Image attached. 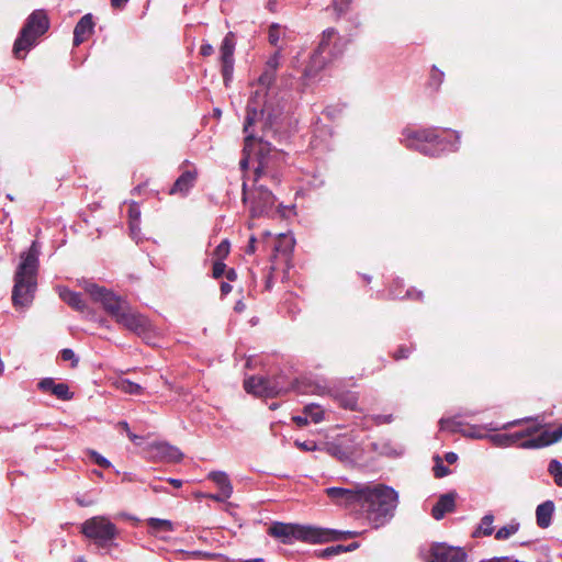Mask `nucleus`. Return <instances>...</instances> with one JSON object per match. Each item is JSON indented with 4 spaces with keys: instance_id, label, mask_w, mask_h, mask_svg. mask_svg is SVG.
<instances>
[{
    "instance_id": "31",
    "label": "nucleus",
    "mask_w": 562,
    "mask_h": 562,
    "mask_svg": "<svg viewBox=\"0 0 562 562\" xmlns=\"http://www.w3.org/2000/svg\"><path fill=\"white\" fill-rule=\"evenodd\" d=\"M395 288H391L390 290V295L393 297V299H403V297H408V299H422L423 296V293L420 291H415V290H407L405 292V294L402 293V290H398L402 288V281L397 280L395 282Z\"/></svg>"
},
{
    "instance_id": "12",
    "label": "nucleus",
    "mask_w": 562,
    "mask_h": 562,
    "mask_svg": "<svg viewBox=\"0 0 562 562\" xmlns=\"http://www.w3.org/2000/svg\"><path fill=\"white\" fill-rule=\"evenodd\" d=\"M244 387L246 392L261 397H274L288 391L279 379L267 376H250L244 381Z\"/></svg>"
},
{
    "instance_id": "32",
    "label": "nucleus",
    "mask_w": 562,
    "mask_h": 562,
    "mask_svg": "<svg viewBox=\"0 0 562 562\" xmlns=\"http://www.w3.org/2000/svg\"><path fill=\"white\" fill-rule=\"evenodd\" d=\"M116 387L126 394L138 395L142 394L143 387L128 379H122L116 382Z\"/></svg>"
},
{
    "instance_id": "19",
    "label": "nucleus",
    "mask_w": 562,
    "mask_h": 562,
    "mask_svg": "<svg viewBox=\"0 0 562 562\" xmlns=\"http://www.w3.org/2000/svg\"><path fill=\"white\" fill-rule=\"evenodd\" d=\"M150 451L155 458L168 462H178L182 459V452L168 442L159 441L150 445Z\"/></svg>"
},
{
    "instance_id": "17",
    "label": "nucleus",
    "mask_w": 562,
    "mask_h": 562,
    "mask_svg": "<svg viewBox=\"0 0 562 562\" xmlns=\"http://www.w3.org/2000/svg\"><path fill=\"white\" fill-rule=\"evenodd\" d=\"M37 387L42 392L49 393L61 401H70L74 397V393L69 390L67 383H57L53 378L42 379L38 382Z\"/></svg>"
},
{
    "instance_id": "23",
    "label": "nucleus",
    "mask_w": 562,
    "mask_h": 562,
    "mask_svg": "<svg viewBox=\"0 0 562 562\" xmlns=\"http://www.w3.org/2000/svg\"><path fill=\"white\" fill-rule=\"evenodd\" d=\"M372 451L380 456L396 458L404 453V448L401 445H395L391 440H381L370 445Z\"/></svg>"
},
{
    "instance_id": "33",
    "label": "nucleus",
    "mask_w": 562,
    "mask_h": 562,
    "mask_svg": "<svg viewBox=\"0 0 562 562\" xmlns=\"http://www.w3.org/2000/svg\"><path fill=\"white\" fill-rule=\"evenodd\" d=\"M491 424H487L485 426H472L468 429L462 430V435L468 438L473 439H488L490 435H486L483 430H490Z\"/></svg>"
},
{
    "instance_id": "54",
    "label": "nucleus",
    "mask_w": 562,
    "mask_h": 562,
    "mask_svg": "<svg viewBox=\"0 0 562 562\" xmlns=\"http://www.w3.org/2000/svg\"><path fill=\"white\" fill-rule=\"evenodd\" d=\"M209 497L216 502H225L226 499L229 498V497H224V493H222L221 491L218 494H211Z\"/></svg>"
},
{
    "instance_id": "3",
    "label": "nucleus",
    "mask_w": 562,
    "mask_h": 562,
    "mask_svg": "<svg viewBox=\"0 0 562 562\" xmlns=\"http://www.w3.org/2000/svg\"><path fill=\"white\" fill-rule=\"evenodd\" d=\"M40 252L41 247L34 240L30 248L20 255V262L14 272L12 289V304L15 308H29L34 301L37 289Z\"/></svg>"
},
{
    "instance_id": "58",
    "label": "nucleus",
    "mask_w": 562,
    "mask_h": 562,
    "mask_svg": "<svg viewBox=\"0 0 562 562\" xmlns=\"http://www.w3.org/2000/svg\"><path fill=\"white\" fill-rule=\"evenodd\" d=\"M451 423L450 419H440L439 424H440V428L441 429H448L449 428V424Z\"/></svg>"
},
{
    "instance_id": "53",
    "label": "nucleus",
    "mask_w": 562,
    "mask_h": 562,
    "mask_svg": "<svg viewBox=\"0 0 562 562\" xmlns=\"http://www.w3.org/2000/svg\"><path fill=\"white\" fill-rule=\"evenodd\" d=\"M445 460L449 463V464H453L458 461V454L456 452H447L445 454Z\"/></svg>"
},
{
    "instance_id": "22",
    "label": "nucleus",
    "mask_w": 562,
    "mask_h": 562,
    "mask_svg": "<svg viewBox=\"0 0 562 562\" xmlns=\"http://www.w3.org/2000/svg\"><path fill=\"white\" fill-rule=\"evenodd\" d=\"M555 505L552 501H546L536 508V521L538 527L546 529L552 524Z\"/></svg>"
},
{
    "instance_id": "4",
    "label": "nucleus",
    "mask_w": 562,
    "mask_h": 562,
    "mask_svg": "<svg viewBox=\"0 0 562 562\" xmlns=\"http://www.w3.org/2000/svg\"><path fill=\"white\" fill-rule=\"evenodd\" d=\"M398 504L397 492L383 484H366L360 507L367 518L380 527L386 524L393 516Z\"/></svg>"
},
{
    "instance_id": "38",
    "label": "nucleus",
    "mask_w": 562,
    "mask_h": 562,
    "mask_svg": "<svg viewBox=\"0 0 562 562\" xmlns=\"http://www.w3.org/2000/svg\"><path fill=\"white\" fill-rule=\"evenodd\" d=\"M276 80V72L266 68L265 71L258 78V83L262 88L270 87Z\"/></svg>"
},
{
    "instance_id": "62",
    "label": "nucleus",
    "mask_w": 562,
    "mask_h": 562,
    "mask_svg": "<svg viewBox=\"0 0 562 562\" xmlns=\"http://www.w3.org/2000/svg\"><path fill=\"white\" fill-rule=\"evenodd\" d=\"M235 277H236V273H235V271H234V270H229V271L227 272V279H228V280H233Z\"/></svg>"
},
{
    "instance_id": "24",
    "label": "nucleus",
    "mask_w": 562,
    "mask_h": 562,
    "mask_svg": "<svg viewBox=\"0 0 562 562\" xmlns=\"http://www.w3.org/2000/svg\"><path fill=\"white\" fill-rule=\"evenodd\" d=\"M140 207L138 203L131 202L128 205V226L131 231V236L134 239L138 238V235L140 233Z\"/></svg>"
},
{
    "instance_id": "25",
    "label": "nucleus",
    "mask_w": 562,
    "mask_h": 562,
    "mask_svg": "<svg viewBox=\"0 0 562 562\" xmlns=\"http://www.w3.org/2000/svg\"><path fill=\"white\" fill-rule=\"evenodd\" d=\"M494 520H495V517L493 514H491V513L485 514L481 518V520L477 524L476 528L474 529L472 536L475 538H480V537H490L493 533H495V529L493 526Z\"/></svg>"
},
{
    "instance_id": "34",
    "label": "nucleus",
    "mask_w": 562,
    "mask_h": 562,
    "mask_svg": "<svg viewBox=\"0 0 562 562\" xmlns=\"http://www.w3.org/2000/svg\"><path fill=\"white\" fill-rule=\"evenodd\" d=\"M548 472L553 476L554 483L562 486V463L559 460L552 459L549 462Z\"/></svg>"
},
{
    "instance_id": "14",
    "label": "nucleus",
    "mask_w": 562,
    "mask_h": 562,
    "mask_svg": "<svg viewBox=\"0 0 562 562\" xmlns=\"http://www.w3.org/2000/svg\"><path fill=\"white\" fill-rule=\"evenodd\" d=\"M426 562H468L467 552L460 547L447 546L446 543H434L428 554L425 557Z\"/></svg>"
},
{
    "instance_id": "57",
    "label": "nucleus",
    "mask_w": 562,
    "mask_h": 562,
    "mask_svg": "<svg viewBox=\"0 0 562 562\" xmlns=\"http://www.w3.org/2000/svg\"><path fill=\"white\" fill-rule=\"evenodd\" d=\"M168 482H169L172 486H175V487H177V488H179V487H181V486H182V481H181V480H179V479H172V477H169V479H168Z\"/></svg>"
},
{
    "instance_id": "61",
    "label": "nucleus",
    "mask_w": 562,
    "mask_h": 562,
    "mask_svg": "<svg viewBox=\"0 0 562 562\" xmlns=\"http://www.w3.org/2000/svg\"><path fill=\"white\" fill-rule=\"evenodd\" d=\"M127 435H128V438H130L132 441H134V442L139 438L138 436H136L135 434H133V432H131V431H128V432H127Z\"/></svg>"
},
{
    "instance_id": "44",
    "label": "nucleus",
    "mask_w": 562,
    "mask_h": 562,
    "mask_svg": "<svg viewBox=\"0 0 562 562\" xmlns=\"http://www.w3.org/2000/svg\"><path fill=\"white\" fill-rule=\"evenodd\" d=\"M90 456L91 458L93 459V461L101 468H104V469H108L111 467V462L104 458L103 456H101L100 453H98L97 451H90Z\"/></svg>"
},
{
    "instance_id": "27",
    "label": "nucleus",
    "mask_w": 562,
    "mask_h": 562,
    "mask_svg": "<svg viewBox=\"0 0 562 562\" xmlns=\"http://www.w3.org/2000/svg\"><path fill=\"white\" fill-rule=\"evenodd\" d=\"M59 296L65 303H67L69 306L77 311H83L86 307L81 294L74 292L67 288H61L59 290Z\"/></svg>"
},
{
    "instance_id": "55",
    "label": "nucleus",
    "mask_w": 562,
    "mask_h": 562,
    "mask_svg": "<svg viewBox=\"0 0 562 562\" xmlns=\"http://www.w3.org/2000/svg\"><path fill=\"white\" fill-rule=\"evenodd\" d=\"M232 291V285L227 282H223L221 284V292L224 295H227Z\"/></svg>"
},
{
    "instance_id": "1",
    "label": "nucleus",
    "mask_w": 562,
    "mask_h": 562,
    "mask_svg": "<svg viewBox=\"0 0 562 562\" xmlns=\"http://www.w3.org/2000/svg\"><path fill=\"white\" fill-rule=\"evenodd\" d=\"M266 93L256 91L249 99L246 109V120L244 124L245 132V146L244 157L240 159L239 165L243 170H246L250 165L254 167V186L248 189L247 180L243 182V202L249 204L250 214L252 217L267 215L274 207L276 198L271 191L266 189L262 184H258L259 179L263 177H272L269 173V164L271 146L262 139H256L250 127L252 124L263 115V108L261 101L265 99Z\"/></svg>"
},
{
    "instance_id": "2",
    "label": "nucleus",
    "mask_w": 562,
    "mask_h": 562,
    "mask_svg": "<svg viewBox=\"0 0 562 562\" xmlns=\"http://www.w3.org/2000/svg\"><path fill=\"white\" fill-rule=\"evenodd\" d=\"M83 289L92 301L101 304L103 310L122 327L149 341L156 335L151 322L144 314L132 308L122 296L94 282L85 281Z\"/></svg>"
},
{
    "instance_id": "39",
    "label": "nucleus",
    "mask_w": 562,
    "mask_h": 562,
    "mask_svg": "<svg viewBox=\"0 0 562 562\" xmlns=\"http://www.w3.org/2000/svg\"><path fill=\"white\" fill-rule=\"evenodd\" d=\"M284 31L279 24H272L269 27V42L273 46H278V43L283 35Z\"/></svg>"
},
{
    "instance_id": "50",
    "label": "nucleus",
    "mask_w": 562,
    "mask_h": 562,
    "mask_svg": "<svg viewBox=\"0 0 562 562\" xmlns=\"http://www.w3.org/2000/svg\"><path fill=\"white\" fill-rule=\"evenodd\" d=\"M292 419L300 427L306 426L310 423V419L305 414L293 416Z\"/></svg>"
},
{
    "instance_id": "11",
    "label": "nucleus",
    "mask_w": 562,
    "mask_h": 562,
    "mask_svg": "<svg viewBox=\"0 0 562 562\" xmlns=\"http://www.w3.org/2000/svg\"><path fill=\"white\" fill-rule=\"evenodd\" d=\"M299 390L305 394H314V395H331L341 407L356 411L358 405V395L356 392H331V390L326 385L323 381H312L310 379H304L301 381L299 385Z\"/></svg>"
},
{
    "instance_id": "8",
    "label": "nucleus",
    "mask_w": 562,
    "mask_h": 562,
    "mask_svg": "<svg viewBox=\"0 0 562 562\" xmlns=\"http://www.w3.org/2000/svg\"><path fill=\"white\" fill-rule=\"evenodd\" d=\"M49 29V20L44 10L33 11L26 19L13 45L16 58H24L26 52L36 45L40 36Z\"/></svg>"
},
{
    "instance_id": "6",
    "label": "nucleus",
    "mask_w": 562,
    "mask_h": 562,
    "mask_svg": "<svg viewBox=\"0 0 562 562\" xmlns=\"http://www.w3.org/2000/svg\"><path fill=\"white\" fill-rule=\"evenodd\" d=\"M457 142L449 143L442 139L435 128L403 132L401 140L407 148L415 149L424 155L437 156L442 151H454L459 147L460 135L456 134Z\"/></svg>"
},
{
    "instance_id": "10",
    "label": "nucleus",
    "mask_w": 562,
    "mask_h": 562,
    "mask_svg": "<svg viewBox=\"0 0 562 562\" xmlns=\"http://www.w3.org/2000/svg\"><path fill=\"white\" fill-rule=\"evenodd\" d=\"M80 532L99 548L114 546L120 535L115 524L105 515L93 516L85 520L80 526Z\"/></svg>"
},
{
    "instance_id": "7",
    "label": "nucleus",
    "mask_w": 562,
    "mask_h": 562,
    "mask_svg": "<svg viewBox=\"0 0 562 562\" xmlns=\"http://www.w3.org/2000/svg\"><path fill=\"white\" fill-rule=\"evenodd\" d=\"M347 42L333 27L325 30L321 42L304 70L306 77L315 76L334 58L342 54Z\"/></svg>"
},
{
    "instance_id": "26",
    "label": "nucleus",
    "mask_w": 562,
    "mask_h": 562,
    "mask_svg": "<svg viewBox=\"0 0 562 562\" xmlns=\"http://www.w3.org/2000/svg\"><path fill=\"white\" fill-rule=\"evenodd\" d=\"M209 479L212 480L224 493V497H231L233 494V485L228 479V475L223 471H213L209 474Z\"/></svg>"
},
{
    "instance_id": "63",
    "label": "nucleus",
    "mask_w": 562,
    "mask_h": 562,
    "mask_svg": "<svg viewBox=\"0 0 562 562\" xmlns=\"http://www.w3.org/2000/svg\"><path fill=\"white\" fill-rule=\"evenodd\" d=\"M78 503L80 506H90L92 504V502H86V499H82V501L78 499Z\"/></svg>"
},
{
    "instance_id": "30",
    "label": "nucleus",
    "mask_w": 562,
    "mask_h": 562,
    "mask_svg": "<svg viewBox=\"0 0 562 562\" xmlns=\"http://www.w3.org/2000/svg\"><path fill=\"white\" fill-rule=\"evenodd\" d=\"M348 547H345L342 544H336L331 547H327L325 549L316 550L315 555L321 559H330L335 555H338L344 552H349Z\"/></svg>"
},
{
    "instance_id": "47",
    "label": "nucleus",
    "mask_w": 562,
    "mask_h": 562,
    "mask_svg": "<svg viewBox=\"0 0 562 562\" xmlns=\"http://www.w3.org/2000/svg\"><path fill=\"white\" fill-rule=\"evenodd\" d=\"M412 352V349L408 348V347H405V346H401L395 352H394V358L396 360H402V359H406L408 358V356L411 355Z\"/></svg>"
},
{
    "instance_id": "9",
    "label": "nucleus",
    "mask_w": 562,
    "mask_h": 562,
    "mask_svg": "<svg viewBox=\"0 0 562 562\" xmlns=\"http://www.w3.org/2000/svg\"><path fill=\"white\" fill-rule=\"evenodd\" d=\"M562 439V425L553 430H543L539 436L524 441L519 440L517 432L490 435L488 440L498 448L517 446L521 449H540L553 445Z\"/></svg>"
},
{
    "instance_id": "60",
    "label": "nucleus",
    "mask_w": 562,
    "mask_h": 562,
    "mask_svg": "<svg viewBox=\"0 0 562 562\" xmlns=\"http://www.w3.org/2000/svg\"><path fill=\"white\" fill-rule=\"evenodd\" d=\"M238 562H263V559L255 558V559L239 560Z\"/></svg>"
},
{
    "instance_id": "40",
    "label": "nucleus",
    "mask_w": 562,
    "mask_h": 562,
    "mask_svg": "<svg viewBox=\"0 0 562 562\" xmlns=\"http://www.w3.org/2000/svg\"><path fill=\"white\" fill-rule=\"evenodd\" d=\"M434 474L436 477L441 479L450 474V470L446 467L439 456L435 457Z\"/></svg>"
},
{
    "instance_id": "36",
    "label": "nucleus",
    "mask_w": 562,
    "mask_h": 562,
    "mask_svg": "<svg viewBox=\"0 0 562 562\" xmlns=\"http://www.w3.org/2000/svg\"><path fill=\"white\" fill-rule=\"evenodd\" d=\"M330 456L337 458L340 461H349L350 454L341 446L331 443L327 448Z\"/></svg>"
},
{
    "instance_id": "52",
    "label": "nucleus",
    "mask_w": 562,
    "mask_h": 562,
    "mask_svg": "<svg viewBox=\"0 0 562 562\" xmlns=\"http://www.w3.org/2000/svg\"><path fill=\"white\" fill-rule=\"evenodd\" d=\"M431 79L434 81L437 82V85L439 86L441 82H442V79H443V72L442 71H439L437 69H434L432 71V75H431Z\"/></svg>"
},
{
    "instance_id": "35",
    "label": "nucleus",
    "mask_w": 562,
    "mask_h": 562,
    "mask_svg": "<svg viewBox=\"0 0 562 562\" xmlns=\"http://www.w3.org/2000/svg\"><path fill=\"white\" fill-rule=\"evenodd\" d=\"M148 526L153 528L155 531H171L172 530V522L170 520L166 519H159V518H149L148 519Z\"/></svg>"
},
{
    "instance_id": "28",
    "label": "nucleus",
    "mask_w": 562,
    "mask_h": 562,
    "mask_svg": "<svg viewBox=\"0 0 562 562\" xmlns=\"http://www.w3.org/2000/svg\"><path fill=\"white\" fill-rule=\"evenodd\" d=\"M520 529V522L516 519L510 520L505 526L498 528L494 537L497 541H505L515 536Z\"/></svg>"
},
{
    "instance_id": "37",
    "label": "nucleus",
    "mask_w": 562,
    "mask_h": 562,
    "mask_svg": "<svg viewBox=\"0 0 562 562\" xmlns=\"http://www.w3.org/2000/svg\"><path fill=\"white\" fill-rule=\"evenodd\" d=\"M231 244L227 239L222 240L214 250L216 260L223 261L229 254Z\"/></svg>"
},
{
    "instance_id": "51",
    "label": "nucleus",
    "mask_w": 562,
    "mask_h": 562,
    "mask_svg": "<svg viewBox=\"0 0 562 562\" xmlns=\"http://www.w3.org/2000/svg\"><path fill=\"white\" fill-rule=\"evenodd\" d=\"M256 241H257L256 237L255 236H250L249 243H248V245L246 247V252L248 255L255 254V251H256Z\"/></svg>"
},
{
    "instance_id": "45",
    "label": "nucleus",
    "mask_w": 562,
    "mask_h": 562,
    "mask_svg": "<svg viewBox=\"0 0 562 562\" xmlns=\"http://www.w3.org/2000/svg\"><path fill=\"white\" fill-rule=\"evenodd\" d=\"M280 52H276L267 61L266 68L277 72V69L280 65Z\"/></svg>"
},
{
    "instance_id": "56",
    "label": "nucleus",
    "mask_w": 562,
    "mask_h": 562,
    "mask_svg": "<svg viewBox=\"0 0 562 562\" xmlns=\"http://www.w3.org/2000/svg\"><path fill=\"white\" fill-rule=\"evenodd\" d=\"M127 1L128 0H111V4L113 8L121 9L127 3Z\"/></svg>"
},
{
    "instance_id": "42",
    "label": "nucleus",
    "mask_w": 562,
    "mask_h": 562,
    "mask_svg": "<svg viewBox=\"0 0 562 562\" xmlns=\"http://www.w3.org/2000/svg\"><path fill=\"white\" fill-rule=\"evenodd\" d=\"M61 359L64 361H71V367H76L78 364V358L76 357L72 349L65 348L60 351Z\"/></svg>"
},
{
    "instance_id": "41",
    "label": "nucleus",
    "mask_w": 562,
    "mask_h": 562,
    "mask_svg": "<svg viewBox=\"0 0 562 562\" xmlns=\"http://www.w3.org/2000/svg\"><path fill=\"white\" fill-rule=\"evenodd\" d=\"M352 0H334L333 8L337 16H341L349 11Z\"/></svg>"
},
{
    "instance_id": "20",
    "label": "nucleus",
    "mask_w": 562,
    "mask_h": 562,
    "mask_svg": "<svg viewBox=\"0 0 562 562\" xmlns=\"http://www.w3.org/2000/svg\"><path fill=\"white\" fill-rule=\"evenodd\" d=\"M94 31V22L91 13L85 14L76 24L74 30V45L79 46L87 41Z\"/></svg>"
},
{
    "instance_id": "18",
    "label": "nucleus",
    "mask_w": 562,
    "mask_h": 562,
    "mask_svg": "<svg viewBox=\"0 0 562 562\" xmlns=\"http://www.w3.org/2000/svg\"><path fill=\"white\" fill-rule=\"evenodd\" d=\"M198 178L195 168L183 171L169 189L170 195L187 196L190 190L194 187Z\"/></svg>"
},
{
    "instance_id": "5",
    "label": "nucleus",
    "mask_w": 562,
    "mask_h": 562,
    "mask_svg": "<svg viewBox=\"0 0 562 562\" xmlns=\"http://www.w3.org/2000/svg\"><path fill=\"white\" fill-rule=\"evenodd\" d=\"M269 533L283 543H291L293 540H301L311 543L338 540L342 536L353 537L356 532H341L334 529L319 528L297 524L274 522L269 528Z\"/></svg>"
},
{
    "instance_id": "16",
    "label": "nucleus",
    "mask_w": 562,
    "mask_h": 562,
    "mask_svg": "<svg viewBox=\"0 0 562 562\" xmlns=\"http://www.w3.org/2000/svg\"><path fill=\"white\" fill-rule=\"evenodd\" d=\"M524 423H532V424L524 430L516 431L517 435H519V440H521L525 437H530V436L535 435L536 432L540 431L543 427L542 420H540V418L537 416V417H525V418L515 419V420L505 423L503 425H496V424L491 423L488 429H490V431L507 430L515 426H519Z\"/></svg>"
},
{
    "instance_id": "15",
    "label": "nucleus",
    "mask_w": 562,
    "mask_h": 562,
    "mask_svg": "<svg viewBox=\"0 0 562 562\" xmlns=\"http://www.w3.org/2000/svg\"><path fill=\"white\" fill-rule=\"evenodd\" d=\"M236 41L235 34L233 32H228L220 47V59L222 63V76L224 80V85L228 87L229 82L233 79L234 74V52H235Z\"/></svg>"
},
{
    "instance_id": "49",
    "label": "nucleus",
    "mask_w": 562,
    "mask_h": 562,
    "mask_svg": "<svg viewBox=\"0 0 562 562\" xmlns=\"http://www.w3.org/2000/svg\"><path fill=\"white\" fill-rule=\"evenodd\" d=\"M213 53H214L213 46L207 42H203L200 47V54L204 57H207V56H211Z\"/></svg>"
},
{
    "instance_id": "48",
    "label": "nucleus",
    "mask_w": 562,
    "mask_h": 562,
    "mask_svg": "<svg viewBox=\"0 0 562 562\" xmlns=\"http://www.w3.org/2000/svg\"><path fill=\"white\" fill-rule=\"evenodd\" d=\"M296 447H299L303 451H314L316 450V443L314 441H295Z\"/></svg>"
},
{
    "instance_id": "21",
    "label": "nucleus",
    "mask_w": 562,
    "mask_h": 562,
    "mask_svg": "<svg viewBox=\"0 0 562 562\" xmlns=\"http://www.w3.org/2000/svg\"><path fill=\"white\" fill-rule=\"evenodd\" d=\"M456 494L447 493L439 497L438 502L431 509V515L436 520H440L447 513L454 509Z\"/></svg>"
},
{
    "instance_id": "29",
    "label": "nucleus",
    "mask_w": 562,
    "mask_h": 562,
    "mask_svg": "<svg viewBox=\"0 0 562 562\" xmlns=\"http://www.w3.org/2000/svg\"><path fill=\"white\" fill-rule=\"evenodd\" d=\"M303 414L307 415L310 422L314 424H318L325 419V409L316 403L305 405Z\"/></svg>"
},
{
    "instance_id": "46",
    "label": "nucleus",
    "mask_w": 562,
    "mask_h": 562,
    "mask_svg": "<svg viewBox=\"0 0 562 562\" xmlns=\"http://www.w3.org/2000/svg\"><path fill=\"white\" fill-rule=\"evenodd\" d=\"M225 263L221 260H216L214 263H213V277L214 278H221L224 272H225Z\"/></svg>"
},
{
    "instance_id": "59",
    "label": "nucleus",
    "mask_w": 562,
    "mask_h": 562,
    "mask_svg": "<svg viewBox=\"0 0 562 562\" xmlns=\"http://www.w3.org/2000/svg\"><path fill=\"white\" fill-rule=\"evenodd\" d=\"M245 310V304L241 301H238L235 305V311L241 312Z\"/></svg>"
},
{
    "instance_id": "64",
    "label": "nucleus",
    "mask_w": 562,
    "mask_h": 562,
    "mask_svg": "<svg viewBox=\"0 0 562 562\" xmlns=\"http://www.w3.org/2000/svg\"><path fill=\"white\" fill-rule=\"evenodd\" d=\"M78 503L80 506H90L92 504V502H86V499H82V501L78 499Z\"/></svg>"
},
{
    "instance_id": "43",
    "label": "nucleus",
    "mask_w": 562,
    "mask_h": 562,
    "mask_svg": "<svg viewBox=\"0 0 562 562\" xmlns=\"http://www.w3.org/2000/svg\"><path fill=\"white\" fill-rule=\"evenodd\" d=\"M370 419L375 424V425H383V424H390L393 422V415L392 414H387V415H383V414H375V415H371L370 416Z\"/></svg>"
},
{
    "instance_id": "13",
    "label": "nucleus",
    "mask_w": 562,
    "mask_h": 562,
    "mask_svg": "<svg viewBox=\"0 0 562 562\" xmlns=\"http://www.w3.org/2000/svg\"><path fill=\"white\" fill-rule=\"evenodd\" d=\"M364 483L353 484L351 487L331 486L325 490L326 495L339 506H360L362 502Z\"/></svg>"
}]
</instances>
